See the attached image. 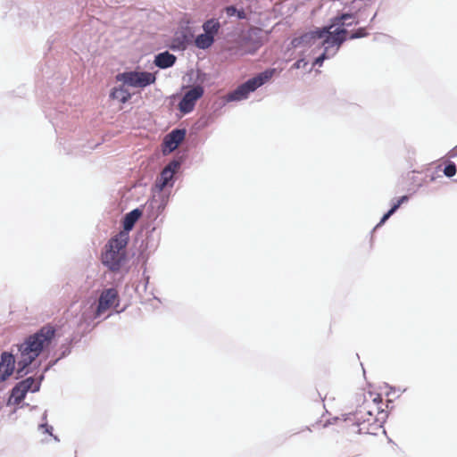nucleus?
<instances>
[{
	"mask_svg": "<svg viewBox=\"0 0 457 457\" xmlns=\"http://www.w3.org/2000/svg\"><path fill=\"white\" fill-rule=\"evenodd\" d=\"M394 213L391 212L390 211H387L381 218L380 221L377 224V226L375 227V229L381 226L382 224H384Z\"/></svg>",
	"mask_w": 457,
	"mask_h": 457,
	"instance_id": "7c9ffc66",
	"label": "nucleus"
},
{
	"mask_svg": "<svg viewBox=\"0 0 457 457\" xmlns=\"http://www.w3.org/2000/svg\"><path fill=\"white\" fill-rule=\"evenodd\" d=\"M449 154V156H450V157H455V156L457 155V153H455V152H454V149H453V150H451V151L449 152V154Z\"/></svg>",
	"mask_w": 457,
	"mask_h": 457,
	"instance_id": "c9c22d12",
	"label": "nucleus"
},
{
	"mask_svg": "<svg viewBox=\"0 0 457 457\" xmlns=\"http://www.w3.org/2000/svg\"><path fill=\"white\" fill-rule=\"evenodd\" d=\"M115 79L129 87L144 88L154 84L156 77L148 71H130L118 73Z\"/></svg>",
	"mask_w": 457,
	"mask_h": 457,
	"instance_id": "1a4fd4ad",
	"label": "nucleus"
},
{
	"mask_svg": "<svg viewBox=\"0 0 457 457\" xmlns=\"http://www.w3.org/2000/svg\"><path fill=\"white\" fill-rule=\"evenodd\" d=\"M220 28V23L216 19L207 20L203 24V29L204 33L209 34L214 37V36L218 33Z\"/></svg>",
	"mask_w": 457,
	"mask_h": 457,
	"instance_id": "4be33fe9",
	"label": "nucleus"
},
{
	"mask_svg": "<svg viewBox=\"0 0 457 457\" xmlns=\"http://www.w3.org/2000/svg\"><path fill=\"white\" fill-rule=\"evenodd\" d=\"M44 380V374H41L37 378L33 377H29L20 382L18 384L20 386L24 388L27 392L36 393L38 392L41 386V383Z\"/></svg>",
	"mask_w": 457,
	"mask_h": 457,
	"instance_id": "a211bd4d",
	"label": "nucleus"
},
{
	"mask_svg": "<svg viewBox=\"0 0 457 457\" xmlns=\"http://www.w3.org/2000/svg\"><path fill=\"white\" fill-rule=\"evenodd\" d=\"M110 98L125 104L131 98V94L124 86L115 87L110 93Z\"/></svg>",
	"mask_w": 457,
	"mask_h": 457,
	"instance_id": "aec40b11",
	"label": "nucleus"
},
{
	"mask_svg": "<svg viewBox=\"0 0 457 457\" xmlns=\"http://www.w3.org/2000/svg\"><path fill=\"white\" fill-rule=\"evenodd\" d=\"M214 42V37L209 34L203 33L195 37V46L200 49L209 48Z\"/></svg>",
	"mask_w": 457,
	"mask_h": 457,
	"instance_id": "412c9836",
	"label": "nucleus"
},
{
	"mask_svg": "<svg viewBox=\"0 0 457 457\" xmlns=\"http://www.w3.org/2000/svg\"><path fill=\"white\" fill-rule=\"evenodd\" d=\"M129 241L112 237L105 245L102 253L101 261L108 270L113 272H120L124 270L128 272L126 265L129 262L126 246Z\"/></svg>",
	"mask_w": 457,
	"mask_h": 457,
	"instance_id": "7ed1b4c3",
	"label": "nucleus"
},
{
	"mask_svg": "<svg viewBox=\"0 0 457 457\" xmlns=\"http://www.w3.org/2000/svg\"><path fill=\"white\" fill-rule=\"evenodd\" d=\"M375 17H376V13H374V14L372 15V17H371L370 21H373Z\"/></svg>",
	"mask_w": 457,
	"mask_h": 457,
	"instance_id": "ea45409f",
	"label": "nucleus"
},
{
	"mask_svg": "<svg viewBox=\"0 0 457 457\" xmlns=\"http://www.w3.org/2000/svg\"><path fill=\"white\" fill-rule=\"evenodd\" d=\"M444 174L447 178H452L456 174V164L453 162H447L444 168Z\"/></svg>",
	"mask_w": 457,
	"mask_h": 457,
	"instance_id": "a878e982",
	"label": "nucleus"
},
{
	"mask_svg": "<svg viewBox=\"0 0 457 457\" xmlns=\"http://www.w3.org/2000/svg\"><path fill=\"white\" fill-rule=\"evenodd\" d=\"M191 42V36L186 31L176 32L170 46L172 50H185Z\"/></svg>",
	"mask_w": 457,
	"mask_h": 457,
	"instance_id": "f3484780",
	"label": "nucleus"
},
{
	"mask_svg": "<svg viewBox=\"0 0 457 457\" xmlns=\"http://www.w3.org/2000/svg\"><path fill=\"white\" fill-rule=\"evenodd\" d=\"M116 302L117 304H115V307L118 306L119 303V294L117 289L114 287L104 289L100 294L96 310L85 311L81 314L80 321L87 322V325H89L90 322H88V320L92 321L94 319L100 317L103 312L112 307Z\"/></svg>",
	"mask_w": 457,
	"mask_h": 457,
	"instance_id": "423d86ee",
	"label": "nucleus"
},
{
	"mask_svg": "<svg viewBox=\"0 0 457 457\" xmlns=\"http://www.w3.org/2000/svg\"><path fill=\"white\" fill-rule=\"evenodd\" d=\"M368 35L366 32L365 28H359L354 32L351 33L349 36L347 35L348 39H356V38H361Z\"/></svg>",
	"mask_w": 457,
	"mask_h": 457,
	"instance_id": "cd10ccee",
	"label": "nucleus"
},
{
	"mask_svg": "<svg viewBox=\"0 0 457 457\" xmlns=\"http://www.w3.org/2000/svg\"><path fill=\"white\" fill-rule=\"evenodd\" d=\"M388 414L385 411H374L370 404L364 401L355 411L343 414L344 421H351L358 427L360 434L376 435L383 427Z\"/></svg>",
	"mask_w": 457,
	"mask_h": 457,
	"instance_id": "f03ea898",
	"label": "nucleus"
},
{
	"mask_svg": "<svg viewBox=\"0 0 457 457\" xmlns=\"http://www.w3.org/2000/svg\"><path fill=\"white\" fill-rule=\"evenodd\" d=\"M55 328L52 325H45L17 345L20 359L16 362V379L23 378L29 372V366L40 355L44 349L50 345L55 337Z\"/></svg>",
	"mask_w": 457,
	"mask_h": 457,
	"instance_id": "f257e3e1",
	"label": "nucleus"
},
{
	"mask_svg": "<svg viewBox=\"0 0 457 457\" xmlns=\"http://www.w3.org/2000/svg\"><path fill=\"white\" fill-rule=\"evenodd\" d=\"M142 216V211L136 208L129 212L126 213L122 219V230H120L116 237L129 241V233L133 229L137 221Z\"/></svg>",
	"mask_w": 457,
	"mask_h": 457,
	"instance_id": "f8f14e48",
	"label": "nucleus"
},
{
	"mask_svg": "<svg viewBox=\"0 0 457 457\" xmlns=\"http://www.w3.org/2000/svg\"><path fill=\"white\" fill-rule=\"evenodd\" d=\"M400 206H401V204H400L399 201L397 199H393L392 206L388 211L395 213L399 209Z\"/></svg>",
	"mask_w": 457,
	"mask_h": 457,
	"instance_id": "473e14b6",
	"label": "nucleus"
},
{
	"mask_svg": "<svg viewBox=\"0 0 457 457\" xmlns=\"http://www.w3.org/2000/svg\"><path fill=\"white\" fill-rule=\"evenodd\" d=\"M329 29L330 27H328L327 25L321 28H315L313 30H310L303 33L299 37L292 38L290 46L292 48L313 46L312 52L315 54L317 52L319 43L324 38H328L330 37Z\"/></svg>",
	"mask_w": 457,
	"mask_h": 457,
	"instance_id": "0eeeda50",
	"label": "nucleus"
},
{
	"mask_svg": "<svg viewBox=\"0 0 457 457\" xmlns=\"http://www.w3.org/2000/svg\"><path fill=\"white\" fill-rule=\"evenodd\" d=\"M326 40L327 38H324L318 45L317 51L323 49V52L314 59L312 63L313 67L322 66L325 60L335 56L339 50V48H337V45L327 43Z\"/></svg>",
	"mask_w": 457,
	"mask_h": 457,
	"instance_id": "4468645a",
	"label": "nucleus"
},
{
	"mask_svg": "<svg viewBox=\"0 0 457 457\" xmlns=\"http://www.w3.org/2000/svg\"><path fill=\"white\" fill-rule=\"evenodd\" d=\"M52 436L54 437V439L55 441H59V438H58V436H54V435H53Z\"/></svg>",
	"mask_w": 457,
	"mask_h": 457,
	"instance_id": "58836bf2",
	"label": "nucleus"
},
{
	"mask_svg": "<svg viewBox=\"0 0 457 457\" xmlns=\"http://www.w3.org/2000/svg\"><path fill=\"white\" fill-rule=\"evenodd\" d=\"M39 430H43V432L47 433L51 436H53V427L48 425L47 422H43L38 426Z\"/></svg>",
	"mask_w": 457,
	"mask_h": 457,
	"instance_id": "c756f323",
	"label": "nucleus"
},
{
	"mask_svg": "<svg viewBox=\"0 0 457 457\" xmlns=\"http://www.w3.org/2000/svg\"><path fill=\"white\" fill-rule=\"evenodd\" d=\"M27 391L20 386L17 383L11 390L10 396L7 401V405H17L20 404L26 397Z\"/></svg>",
	"mask_w": 457,
	"mask_h": 457,
	"instance_id": "6ab92c4d",
	"label": "nucleus"
},
{
	"mask_svg": "<svg viewBox=\"0 0 457 457\" xmlns=\"http://www.w3.org/2000/svg\"><path fill=\"white\" fill-rule=\"evenodd\" d=\"M183 162L182 157L170 161L163 169L168 170L170 173L175 174Z\"/></svg>",
	"mask_w": 457,
	"mask_h": 457,
	"instance_id": "b1692460",
	"label": "nucleus"
},
{
	"mask_svg": "<svg viewBox=\"0 0 457 457\" xmlns=\"http://www.w3.org/2000/svg\"><path fill=\"white\" fill-rule=\"evenodd\" d=\"M368 5L369 4L364 0H353L350 4L345 8V11L336 15L334 21L338 22L340 21L349 20V18L354 19V16Z\"/></svg>",
	"mask_w": 457,
	"mask_h": 457,
	"instance_id": "2eb2a0df",
	"label": "nucleus"
},
{
	"mask_svg": "<svg viewBox=\"0 0 457 457\" xmlns=\"http://www.w3.org/2000/svg\"><path fill=\"white\" fill-rule=\"evenodd\" d=\"M337 420H339L338 417H336V418L333 419V420H335V421Z\"/></svg>",
	"mask_w": 457,
	"mask_h": 457,
	"instance_id": "a19ab883",
	"label": "nucleus"
},
{
	"mask_svg": "<svg viewBox=\"0 0 457 457\" xmlns=\"http://www.w3.org/2000/svg\"><path fill=\"white\" fill-rule=\"evenodd\" d=\"M335 20L336 16L330 18L327 24L328 27H330V37L327 38L326 42L337 45V48H340V46L348 39L347 35L349 32L347 28L359 24L355 23L356 19L353 18H349V20L340 21L338 22L334 21Z\"/></svg>",
	"mask_w": 457,
	"mask_h": 457,
	"instance_id": "6e6552de",
	"label": "nucleus"
},
{
	"mask_svg": "<svg viewBox=\"0 0 457 457\" xmlns=\"http://www.w3.org/2000/svg\"><path fill=\"white\" fill-rule=\"evenodd\" d=\"M174 185V174L170 173L168 170H162L160 176L157 178L154 185V189L157 191L158 195H154L147 203V211L149 217L156 219L164 211L167 204L169 195H165L163 190L165 187H172Z\"/></svg>",
	"mask_w": 457,
	"mask_h": 457,
	"instance_id": "20e7f679",
	"label": "nucleus"
},
{
	"mask_svg": "<svg viewBox=\"0 0 457 457\" xmlns=\"http://www.w3.org/2000/svg\"><path fill=\"white\" fill-rule=\"evenodd\" d=\"M276 72V69L269 68L258 73L254 77L239 85L232 92L228 93L227 96V100L228 102H233L242 101L248 98L250 93L255 91L257 88L267 83Z\"/></svg>",
	"mask_w": 457,
	"mask_h": 457,
	"instance_id": "39448f33",
	"label": "nucleus"
},
{
	"mask_svg": "<svg viewBox=\"0 0 457 457\" xmlns=\"http://www.w3.org/2000/svg\"><path fill=\"white\" fill-rule=\"evenodd\" d=\"M204 90L202 86L195 85L191 87L179 103V111L184 114L191 112L195 106L196 101L204 96Z\"/></svg>",
	"mask_w": 457,
	"mask_h": 457,
	"instance_id": "9d476101",
	"label": "nucleus"
},
{
	"mask_svg": "<svg viewBox=\"0 0 457 457\" xmlns=\"http://www.w3.org/2000/svg\"><path fill=\"white\" fill-rule=\"evenodd\" d=\"M368 403L370 404L372 410H374V411H376L377 413L378 411H383L380 406V404L382 403V398L379 395L373 398L372 403Z\"/></svg>",
	"mask_w": 457,
	"mask_h": 457,
	"instance_id": "c85d7f7f",
	"label": "nucleus"
},
{
	"mask_svg": "<svg viewBox=\"0 0 457 457\" xmlns=\"http://www.w3.org/2000/svg\"><path fill=\"white\" fill-rule=\"evenodd\" d=\"M185 137V129H174L170 133H168L163 142V154H170L173 152L179 146V145L184 140Z\"/></svg>",
	"mask_w": 457,
	"mask_h": 457,
	"instance_id": "ddd939ff",
	"label": "nucleus"
},
{
	"mask_svg": "<svg viewBox=\"0 0 457 457\" xmlns=\"http://www.w3.org/2000/svg\"><path fill=\"white\" fill-rule=\"evenodd\" d=\"M71 344L72 339H69L66 344H62L60 347L61 354L59 356V359L65 358L71 353Z\"/></svg>",
	"mask_w": 457,
	"mask_h": 457,
	"instance_id": "bb28decb",
	"label": "nucleus"
},
{
	"mask_svg": "<svg viewBox=\"0 0 457 457\" xmlns=\"http://www.w3.org/2000/svg\"><path fill=\"white\" fill-rule=\"evenodd\" d=\"M370 14V7L368 5L363 10H361L356 16H354V19H356L355 23L361 24V22L365 21L368 17Z\"/></svg>",
	"mask_w": 457,
	"mask_h": 457,
	"instance_id": "393cba45",
	"label": "nucleus"
},
{
	"mask_svg": "<svg viewBox=\"0 0 457 457\" xmlns=\"http://www.w3.org/2000/svg\"><path fill=\"white\" fill-rule=\"evenodd\" d=\"M177 61V57L169 51H164L154 55V63L159 69H168L172 67Z\"/></svg>",
	"mask_w": 457,
	"mask_h": 457,
	"instance_id": "dca6fc26",
	"label": "nucleus"
},
{
	"mask_svg": "<svg viewBox=\"0 0 457 457\" xmlns=\"http://www.w3.org/2000/svg\"><path fill=\"white\" fill-rule=\"evenodd\" d=\"M60 361L59 357L55 360H51L48 364L44 368L42 374L45 375L52 367H54Z\"/></svg>",
	"mask_w": 457,
	"mask_h": 457,
	"instance_id": "2f4dec72",
	"label": "nucleus"
},
{
	"mask_svg": "<svg viewBox=\"0 0 457 457\" xmlns=\"http://www.w3.org/2000/svg\"><path fill=\"white\" fill-rule=\"evenodd\" d=\"M225 12L228 17L237 16L239 20L246 19V13L244 9H237L234 5L227 6Z\"/></svg>",
	"mask_w": 457,
	"mask_h": 457,
	"instance_id": "5701e85b",
	"label": "nucleus"
},
{
	"mask_svg": "<svg viewBox=\"0 0 457 457\" xmlns=\"http://www.w3.org/2000/svg\"><path fill=\"white\" fill-rule=\"evenodd\" d=\"M16 360L10 352H2L0 355V383L6 381L16 370Z\"/></svg>",
	"mask_w": 457,
	"mask_h": 457,
	"instance_id": "9b49d317",
	"label": "nucleus"
},
{
	"mask_svg": "<svg viewBox=\"0 0 457 457\" xmlns=\"http://www.w3.org/2000/svg\"><path fill=\"white\" fill-rule=\"evenodd\" d=\"M305 64H306V62L304 61V59H300L295 62L294 68L299 69L302 67V65H305Z\"/></svg>",
	"mask_w": 457,
	"mask_h": 457,
	"instance_id": "72a5a7b5",
	"label": "nucleus"
},
{
	"mask_svg": "<svg viewBox=\"0 0 457 457\" xmlns=\"http://www.w3.org/2000/svg\"><path fill=\"white\" fill-rule=\"evenodd\" d=\"M333 422L328 420V421H326V423L324 424V427H328V425L332 424Z\"/></svg>",
	"mask_w": 457,
	"mask_h": 457,
	"instance_id": "4c0bfd02",
	"label": "nucleus"
},
{
	"mask_svg": "<svg viewBox=\"0 0 457 457\" xmlns=\"http://www.w3.org/2000/svg\"><path fill=\"white\" fill-rule=\"evenodd\" d=\"M397 200L399 201L400 204H403V203L408 202L409 195H403L400 198H398Z\"/></svg>",
	"mask_w": 457,
	"mask_h": 457,
	"instance_id": "f704fd0d",
	"label": "nucleus"
},
{
	"mask_svg": "<svg viewBox=\"0 0 457 457\" xmlns=\"http://www.w3.org/2000/svg\"><path fill=\"white\" fill-rule=\"evenodd\" d=\"M47 411H46L42 415V421L46 422Z\"/></svg>",
	"mask_w": 457,
	"mask_h": 457,
	"instance_id": "e433bc0d",
	"label": "nucleus"
}]
</instances>
